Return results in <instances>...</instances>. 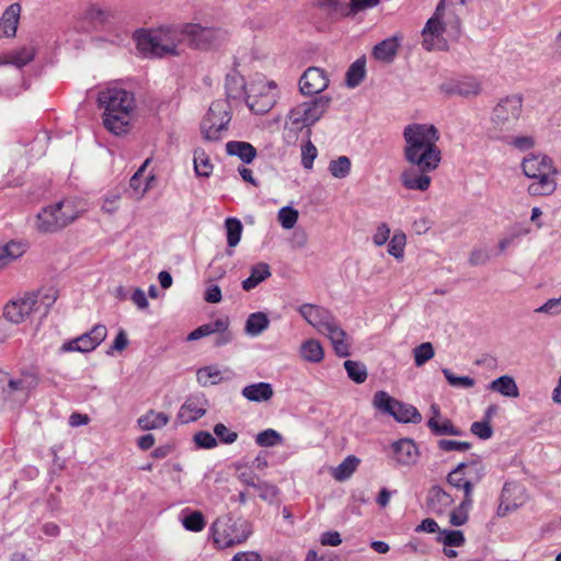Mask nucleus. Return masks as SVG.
I'll return each mask as SVG.
<instances>
[{
  "mask_svg": "<svg viewBox=\"0 0 561 561\" xmlns=\"http://www.w3.org/2000/svg\"><path fill=\"white\" fill-rule=\"evenodd\" d=\"M482 473L478 468L465 462L459 463L447 474V482L457 490L463 491V499H473L474 486L481 481Z\"/></svg>",
  "mask_w": 561,
  "mask_h": 561,
  "instance_id": "14",
  "label": "nucleus"
},
{
  "mask_svg": "<svg viewBox=\"0 0 561 561\" xmlns=\"http://www.w3.org/2000/svg\"><path fill=\"white\" fill-rule=\"evenodd\" d=\"M137 48L147 56L164 57L180 55V45L185 41L182 26H161L138 31L135 34Z\"/></svg>",
  "mask_w": 561,
  "mask_h": 561,
  "instance_id": "3",
  "label": "nucleus"
},
{
  "mask_svg": "<svg viewBox=\"0 0 561 561\" xmlns=\"http://www.w3.org/2000/svg\"><path fill=\"white\" fill-rule=\"evenodd\" d=\"M360 460L356 456H347L336 468L333 470V478L336 481H345L350 479L356 471Z\"/></svg>",
  "mask_w": 561,
  "mask_h": 561,
  "instance_id": "36",
  "label": "nucleus"
},
{
  "mask_svg": "<svg viewBox=\"0 0 561 561\" xmlns=\"http://www.w3.org/2000/svg\"><path fill=\"white\" fill-rule=\"evenodd\" d=\"M108 16H110L108 11L103 10L102 8H100L98 5H91L85 11V18L89 21L96 23V24H103L104 22L107 21Z\"/></svg>",
  "mask_w": 561,
  "mask_h": 561,
  "instance_id": "61",
  "label": "nucleus"
},
{
  "mask_svg": "<svg viewBox=\"0 0 561 561\" xmlns=\"http://www.w3.org/2000/svg\"><path fill=\"white\" fill-rule=\"evenodd\" d=\"M270 276V266L266 263H259L252 266L250 276L242 282V289L250 291Z\"/></svg>",
  "mask_w": 561,
  "mask_h": 561,
  "instance_id": "33",
  "label": "nucleus"
},
{
  "mask_svg": "<svg viewBox=\"0 0 561 561\" xmlns=\"http://www.w3.org/2000/svg\"><path fill=\"white\" fill-rule=\"evenodd\" d=\"M259 492V496L268 503H275L279 500V489L267 481H261L254 488Z\"/></svg>",
  "mask_w": 561,
  "mask_h": 561,
  "instance_id": "46",
  "label": "nucleus"
},
{
  "mask_svg": "<svg viewBox=\"0 0 561 561\" xmlns=\"http://www.w3.org/2000/svg\"><path fill=\"white\" fill-rule=\"evenodd\" d=\"M522 169L524 174L533 179L527 191L531 196H548L557 188L554 179L558 173L550 157L542 153H530L523 159Z\"/></svg>",
  "mask_w": 561,
  "mask_h": 561,
  "instance_id": "4",
  "label": "nucleus"
},
{
  "mask_svg": "<svg viewBox=\"0 0 561 561\" xmlns=\"http://www.w3.org/2000/svg\"><path fill=\"white\" fill-rule=\"evenodd\" d=\"M443 374L448 381V383L453 387L458 388H472L476 385V381L473 378L469 376H456L450 369L444 368Z\"/></svg>",
  "mask_w": 561,
  "mask_h": 561,
  "instance_id": "54",
  "label": "nucleus"
},
{
  "mask_svg": "<svg viewBox=\"0 0 561 561\" xmlns=\"http://www.w3.org/2000/svg\"><path fill=\"white\" fill-rule=\"evenodd\" d=\"M37 385V381L32 378H21V379H10L8 382V387L11 391H19V390H31L34 389Z\"/></svg>",
  "mask_w": 561,
  "mask_h": 561,
  "instance_id": "64",
  "label": "nucleus"
},
{
  "mask_svg": "<svg viewBox=\"0 0 561 561\" xmlns=\"http://www.w3.org/2000/svg\"><path fill=\"white\" fill-rule=\"evenodd\" d=\"M481 82L474 77L450 79L439 85V92L446 96L470 98L481 93Z\"/></svg>",
  "mask_w": 561,
  "mask_h": 561,
  "instance_id": "19",
  "label": "nucleus"
},
{
  "mask_svg": "<svg viewBox=\"0 0 561 561\" xmlns=\"http://www.w3.org/2000/svg\"><path fill=\"white\" fill-rule=\"evenodd\" d=\"M80 214L72 201H60L44 207L36 215L34 227L39 233H55L73 222Z\"/></svg>",
  "mask_w": 561,
  "mask_h": 561,
  "instance_id": "7",
  "label": "nucleus"
},
{
  "mask_svg": "<svg viewBox=\"0 0 561 561\" xmlns=\"http://www.w3.org/2000/svg\"><path fill=\"white\" fill-rule=\"evenodd\" d=\"M289 122L293 128L300 131L301 163L311 170L316 159V147L311 141L312 126L316 124V99L294 107L289 113Z\"/></svg>",
  "mask_w": 561,
  "mask_h": 561,
  "instance_id": "5",
  "label": "nucleus"
},
{
  "mask_svg": "<svg viewBox=\"0 0 561 561\" xmlns=\"http://www.w3.org/2000/svg\"><path fill=\"white\" fill-rule=\"evenodd\" d=\"M182 524L184 528L190 531H201L206 525L203 514L198 511L192 512L184 516Z\"/></svg>",
  "mask_w": 561,
  "mask_h": 561,
  "instance_id": "53",
  "label": "nucleus"
},
{
  "mask_svg": "<svg viewBox=\"0 0 561 561\" xmlns=\"http://www.w3.org/2000/svg\"><path fill=\"white\" fill-rule=\"evenodd\" d=\"M371 403L375 410L392 416L399 423L417 424L422 421L415 407L397 400L383 390L375 392Z\"/></svg>",
  "mask_w": 561,
  "mask_h": 561,
  "instance_id": "9",
  "label": "nucleus"
},
{
  "mask_svg": "<svg viewBox=\"0 0 561 561\" xmlns=\"http://www.w3.org/2000/svg\"><path fill=\"white\" fill-rule=\"evenodd\" d=\"M121 195L119 193H108L103 198L102 210L106 214H114L118 209Z\"/></svg>",
  "mask_w": 561,
  "mask_h": 561,
  "instance_id": "63",
  "label": "nucleus"
},
{
  "mask_svg": "<svg viewBox=\"0 0 561 561\" xmlns=\"http://www.w3.org/2000/svg\"><path fill=\"white\" fill-rule=\"evenodd\" d=\"M434 415L427 421V426L434 435H453L460 436L462 431L455 426L448 419H444L442 422L438 420L439 409L432 405Z\"/></svg>",
  "mask_w": 561,
  "mask_h": 561,
  "instance_id": "25",
  "label": "nucleus"
},
{
  "mask_svg": "<svg viewBox=\"0 0 561 561\" xmlns=\"http://www.w3.org/2000/svg\"><path fill=\"white\" fill-rule=\"evenodd\" d=\"M314 72L316 67H309L305 70L299 79V91L304 95L311 96L314 99L316 90H314Z\"/></svg>",
  "mask_w": 561,
  "mask_h": 561,
  "instance_id": "48",
  "label": "nucleus"
},
{
  "mask_svg": "<svg viewBox=\"0 0 561 561\" xmlns=\"http://www.w3.org/2000/svg\"><path fill=\"white\" fill-rule=\"evenodd\" d=\"M432 171L408 169L400 174V182L404 188L410 191L425 192L432 183V178L428 175Z\"/></svg>",
  "mask_w": 561,
  "mask_h": 561,
  "instance_id": "23",
  "label": "nucleus"
},
{
  "mask_svg": "<svg viewBox=\"0 0 561 561\" xmlns=\"http://www.w3.org/2000/svg\"><path fill=\"white\" fill-rule=\"evenodd\" d=\"M343 365L351 380L356 383H363L366 381L368 373L366 366L363 363L347 359Z\"/></svg>",
  "mask_w": 561,
  "mask_h": 561,
  "instance_id": "43",
  "label": "nucleus"
},
{
  "mask_svg": "<svg viewBox=\"0 0 561 561\" xmlns=\"http://www.w3.org/2000/svg\"><path fill=\"white\" fill-rule=\"evenodd\" d=\"M197 381L201 386L217 385L220 382V370L213 366L203 367L197 370Z\"/></svg>",
  "mask_w": 561,
  "mask_h": 561,
  "instance_id": "47",
  "label": "nucleus"
},
{
  "mask_svg": "<svg viewBox=\"0 0 561 561\" xmlns=\"http://www.w3.org/2000/svg\"><path fill=\"white\" fill-rule=\"evenodd\" d=\"M283 440V436L273 428L262 431L255 437V443L261 447H273L282 444Z\"/></svg>",
  "mask_w": 561,
  "mask_h": 561,
  "instance_id": "49",
  "label": "nucleus"
},
{
  "mask_svg": "<svg viewBox=\"0 0 561 561\" xmlns=\"http://www.w3.org/2000/svg\"><path fill=\"white\" fill-rule=\"evenodd\" d=\"M391 459L397 466L407 467L416 463L420 451L413 439L401 438L391 445Z\"/></svg>",
  "mask_w": 561,
  "mask_h": 561,
  "instance_id": "21",
  "label": "nucleus"
},
{
  "mask_svg": "<svg viewBox=\"0 0 561 561\" xmlns=\"http://www.w3.org/2000/svg\"><path fill=\"white\" fill-rule=\"evenodd\" d=\"M169 422V415L163 412L148 411L138 419L139 426L145 431L157 430L165 426Z\"/></svg>",
  "mask_w": 561,
  "mask_h": 561,
  "instance_id": "35",
  "label": "nucleus"
},
{
  "mask_svg": "<svg viewBox=\"0 0 561 561\" xmlns=\"http://www.w3.org/2000/svg\"><path fill=\"white\" fill-rule=\"evenodd\" d=\"M34 58V51L32 48H22L10 55H7L1 61V65H12L16 68H23Z\"/></svg>",
  "mask_w": 561,
  "mask_h": 561,
  "instance_id": "39",
  "label": "nucleus"
},
{
  "mask_svg": "<svg viewBox=\"0 0 561 561\" xmlns=\"http://www.w3.org/2000/svg\"><path fill=\"white\" fill-rule=\"evenodd\" d=\"M226 151L229 156H236L247 164L251 163L256 157V149L245 141H228L226 144Z\"/></svg>",
  "mask_w": 561,
  "mask_h": 561,
  "instance_id": "29",
  "label": "nucleus"
},
{
  "mask_svg": "<svg viewBox=\"0 0 561 561\" xmlns=\"http://www.w3.org/2000/svg\"><path fill=\"white\" fill-rule=\"evenodd\" d=\"M446 1L440 0L434 14L426 21L422 30V46L427 51H446L449 48L447 39L444 37L446 24L443 22Z\"/></svg>",
  "mask_w": 561,
  "mask_h": 561,
  "instance_id": "10",
  "label": "nucleus"
},
{
  "mask_svg": "<svg viewBox=\"0 0 561 561\" xmlns=\"http://www.w3.org/2000/svg\"><path fill=\"white\" fill-rule=\"evenodd\" d=\"M226 95L228 99H241L247 96L245 81L242 76L237 72L228 73L226 76Z\"/></svg>",
  "mask_w": 561,
  "mask_h": 561,
  "instance_id": "32",
  "label": "nucleus"
},
{
  "mask_svg": "<svg viewBox=\"0 0 561 561\" xmlns=\"http://www.w3.org/2000/svg\"><path fill=\"white\" fill-rule=\"evenodd\" d=\"M413 355L415 366L422 367L434 357L435 351L432 343L423 342L413 350Z\"/></svg>",
  "mask_w": 561,
  "mask_h": 561,
  "instance_id": "50",
  "label": "nucleus"
},
{
  "mask_svg": "<svg viewBox=\"0 0 561 561\" xmlns=\"http://www.w3.org/2000/svg\"><path fill=\"white\" fill-rule=\"evenodd\" d=\"M214 434L224 444H232L238 439V433L230 431L225 424L217 423L214 426Z\"/></svg>",
  "mask_w": 561,
  "mask_h": 561,
  "instance_id": "58",
  "label": "nucleus"
},
{
  "mask_svg": "<svg viewBox=\"0 0 561 561\" xmlns=\"http://www.w3.org/2000/svg\"><path fill=\"white\" fill-rule=\"evenodd\" d=\"M525 501V488L516 482H506L500 495V504L496 510V515L499 517H504L520 507Z\"/></svg>",
  "mask_w": 561,
  "mask_h": 561,
  "instance_id": "17",
  "label": "nucleus"
},
{
  "mask_svg": "<svg viewBox=\"0 0 561 561\" xmlns=\"http://www.w3.org/2000/svg\"><path fill=\"white\" fill-rule=\"evenodd\" d=\"M268 323L270 321L265 313H251L245 322V333L251 336H256L267 329Z\"/></svg>",
  "mask_w": 561,
  "mask_h": 561,
  "instance_id": "37",
  "label": "nucleus"
},
{
  "mask_svg": "<svg viewBox=\"0 0 561 561\" xmlns=\"http://www.w3.org/2000/svg\"><path fill=\"white\" fill-rule=\"evenodd\" d=\"M318 8L328 11L331 18L348 16V8L344 0H318Z\"/></svg>",
  "mask_w": 561,
  "mask_h": 561,
  "instance_id": "40",
  "label": "nucleus"
},
{
  "mask_svg": "<svg viewBox=\"0 0 561 561\" xmlns=\"http://www.w3.org/2000/svg\"><path fill=\"white\" fill-rule=\"evenodd\" d=\"M366 77V58L362 56L357 58L348 67L345 73V84L350 89L358 87Z\"/></svg>",
  "mask_w": 561,
  "mask_h": 561,
  "instance_id": "31",
  "label": "nucleus"
},
{
  "mask_svg": "<svg viewBox=\"0 0 561 561\" xmlns=\"http://www.w3.org/2000/svg\"><path fill=\"white\" fill-rule=\"evenodd\" d=\"M471 443L468 442H459L454 439H439L437 442V447L439 450L445 453L458 451L465 453L471 448Z\"/></svg>",
  "mask_w": 561,
  "mask_h": 561,
  "instance_id": "56",
  "label": "nucleus"
},
{
  "mask_svg": "<svg viewBox=\"0 0 561 561\" xmlns=\"http://www.w3.org/2000/svg\"><path fill=\"white\" fill-rule=\"evenodd\" d=\"M439 131L433 124L413 123L403 129V157L405 161L423 171H435L442 161L437 146Z\"/></svg>",
  "mask_w": 561,
  "mask_h": 561,
  "instance_id": "1",
  "label": "nucleus"
},
{
  "mask_svg": "<svg viewBox=\"0 0 561 561\" xmlns=\"http://www.w3.org/2000/svg\"><path fill=\"white\" fill-rule=\"evenodd\" d=\"M454 503L453 496L439 485H433L426 495V507L436 515H443Z\"/></svg>",
  "mask_w": 561,
  "mask_h": 561,
  "instance_id": "22",
  "label": "nucleus"
},
{
  "mask_svg": "<svg viewBox=\"0 0 561 561\" xmlns=\"http://www.w3.org/2000/svg\"><path fill=\"white\" fill-rule=\"evenodd\" d=\"M277 219L284 229H291L298 220V211L290 206L282 207L278 210Z\"/></svg>",
  "mask_w": 561,
  "mask_h": 561,
  "instance_id": "52",
  "label": "nucleus"
},
{
  "mask_svg": "<svg viewBox=\"0 0 561 561\" xmlns=\"http://www.w3.org/2000/svg\"><path fill=\"white\" fill-rule=\"evenodd\" d=\"M225 228L227 231V243L229 248L238 245L242 234V224L238 218L229 217L225 220Z\"/></svg>",
  "mask_w": 561,
  "mask_h": 561,
  "instance_id": "42",
  "label": "nucleus"
},
{
  "mask_svg": "<svg viewBox=\"0 0 561 561\" xmlns=\"http://www.w3.org/2000/svg\"><path fill=\"white\" fill-rule=\"evenodd\" d=\"M98 103L103 108V126L115 136L129 131L136 103L134 94L125 89L111 87L99 92Z\"/></svg>",
  "mask_w": 561,
  "mask_h": 561,
  "instance_id": "2",
  "label": "nucleus"
},
{
  "mask_svg": "<svg viewBox=\"0 0 561 561\" xmlns=\"http://www.w3.org/2000/svg\"><path fill=\"white\" fill-rule=\"evenodd\" d=\"M351 169L352 162L346 156H341L329 164L331 175L336 179H345L351 173Z\"/></svg>",
  "mask_w": 561,
  "mask_h": 561,
  "instance_id": "44",
  "label": "nucleus"
},
{
  "mask_svg": "<svg viewBox=\"0 0 561 561\" xmlns=\"http://www.w3.org/2000/svg\"><path fill=\"white\" fill-rule=\"evenodd\" d=\"M275 82H268L257 87H251L250 92L245 96L249 108L255 114L267 113L275 103V95L270 90L275 89Z\"/></svg>",
  "mask_w": 561,
  "mask_h": 561,
  "instance_id": "18",
  "label": "nucleus"
},
{
  "mask_svg": "<svg viewBox=\"0 0 561 561\" xmlns=\"http://www.w3.org/2000/svg\"><path fill=\"white\" fill-rule=\"evenodd\" d=\"M465 536L461 530H445L443 543L446 547H461L465 545Z\"/></svg>",
  "mask_w": 561,
  "mask_h": 561,
  "instance_id": "60",
  "label": "nucleus"
},
{
  "mask_svg": "<svg viewBox=\"0 0 561 561\" xmlns=\"http://www.w3.org/2000/svg\"><path fill=\"white\" fill-rule=\"evenodd\" d=\"M193 440L197 445V447L204 449H211L218 445L216 437L207 431L197 432L194 435Z\"/></svg>",
  "mask_w": 561,
  "mask_h": 561,
  "instance_id": "57",
  "label": "nucleus"
},
{
  "mask_svg": "<svg viewBox=\"0 0 561 561\" xmlns=\"http://www.w3.org/2000/svg\"><path fill=\"white\" fill-rule=\"evenodd\" d=\"M399 46L397 36L388 37L374 46L371 55L376 60L391 62L398 54Z\"/></svg>",
  "mask_w": 561,
  "mask_h": 561,
  "instance_id": "26",
  "label": "nucleus"
},
{
  "mask_svg": "<svg viewBox=\"0 0 561 561\" xmlns=\"http://www.w3.org/2000/svg\"><path fill=\"white\" fill-rule=\"evenodd\" d=\"M470 431L473 435L481 439H489L493 435V430L490 425V422L486 420L481 422H473L471 424Z\"/></svg>",
  "mask_w": 561,
  "mask_h": 561,
  "instance_id": "59",
  "label": "nucleus"
},
{
  "mask_svg": "<svg viewBox=\"0 0 561 561\" xmlns=\"http://www.w3.org/2000/svg\"><path fill=\"white\" fill-rule=\"evenodd\" d=\"M229 122L230 115L226 104L222 101L213 102L201 124L204 138L208 141L219 140Z\"/></svg>",
  "mask_w": 561,
  "mask_h": 561,
  "instance_id": "12",
  "label": "nucleus"
},
{
  "mask_svg": "<svg viewBox=\"0 0 561 561\" xmlns=\"http://www.w3.org/2000/svg\"><path fill=\"white\" fill-rule=\"evenodd\" d=\"M38 298L39 312L43 316H46L49 311V308L57 300V290L55 288H48L44 291L35 293Z\"/></svg>",
  "mask_w": 561,
  "mask_h": 561,
  "instance_id": "51",
  "label": "nucleus"
},
{
  "mask_svg": "<svg viewBox=\"0 0 561 561\" xmlns=\"http://www.w3.org/2000/svg\"><path fill=\"white\" fill-rule=\"evenodd\" d=\"M488 389L507 398H517L519 396V389L514 378L508 375H504L492 380L489 383Z\"/></svg>",
  "mask_w": 561,
  "mask_h": 561,
  "instance_id": "30",
  "label": "nucleus"
},
{
  "mask_svg": "<svg viewBox=\"0 0 561 561\" xmlns=\"http://www.w3.org/2000/svg\"><path fill=\"white\" fill-rule=\"evenodd\" d=\"M237 479L244 485L255 488L260 482L253 470L244 465H237Z\"/></svg>",
  "mask_w": 561,
  "mask_h": 561,
  "instance_id": "55",
  "label": "nucleus"
},
{
  "mask_svg": "<svg viewBox=\"0 0 561 561\" xmlns=\"http://www.w3.org/2000/svg\"><path fill=\"white\" fill-rule=\"evenodd\" d=\"M241 393L249 401L266 402L273 397L274 390L271 383L262 381L245 386Z\"/></svg>",
  "mask_w": 561,
  "mask_h": 561,
  "instance_id": "27",
  "label": "nucleus"
},
{
  "mask_svg": "<svg viewBox=\"0 0 561 561\" xmlns=\"http://www.w3.org/2000/svg\"><path fill=\"white\" fill-rule=\"evenodd\" d=\"M230 321L228 317H220L214 321L199 325L193 330L188 335V341H195L210 334H216L219 331H226L229 328Z\"/></svg>",
  "mask_w": 561,
  "mask_h": 561,
  "instance_id": "28",
  "label": "nucleus"
},
{
  "mask_svg": "<svg viewBox=\"0 0 561 561\" xmlns=\"http://www.w3.org/2000/svg\"><path fill=\"white\" fill-rule=\"evenodd\" d=\"M25 244L10 241L0 248V271L8 266L14 260L21 257L25 252Z\"/></svg>",
  "mask_w": 561,
  "mask_h": 561,
  "instance_id": "34",
  "label": "nucleus"
},
{
  "mask_svg": "<svg viewBox=\"0 0 561 561\" xmlns=\"http://www.w3.org/2000/svg\"><path fill=\"white\" fill-rule=\"evenodd\" d=\"M208 401L204 394H192L180 407L176 414L179 424H187L199 420L206 414Z\"/></svg>",
  "mask_w": 561,
  "mask_h": 561,
  "instance_id": "20",
  "label": "nucleus"
},
{
  "mask_svg": "<svg viewBox=\"0 0 561 561\" xmlns=\"http://www.w3.org/2000/svg\"><path fill=\"white\" fill-rule=\"evenodd\" d=\"M107 336V329L103 324H95L89 332L65 342L60 351L64 353H88L95 350Z\"/></svg>",
  "mask_w": 561,
  "mask_h": 561,
  "instance_id": "15",
  "label": "nucleus"
},
{
  "mask_svg": "<svg viewBox=\"0 0 561 561\" xmlns=\"http://www.w3.org/2000/svg\"><path fill=\"white\" fill-rule=\"evenodd\" d=\"M523 108L524 98L522 94L514 93L501 98L491 112V130L502 137L515 131L523 115Z\"/></svg>",
  "mask_w": 561,
  "mask_h": 561,
  "instance_id": "6",
  "label": "nucleus"
},
{
  "mask_svg": "<svg viewBox=\"0 0 561 561\" xmlns=\"http://www.w3.org/2000/svg\"><path fill=\"white\" fill-rule=\"evenodd\" d=\"M39 312L38 298L35 291L13 297L2 310L3 318L12 324H21Z\"/></svg>",
  "mask_w": 561,
  "mask_h": 561,
  "instance_id": "11",
  "label": "nucleus"
},
{
  "mask_svg": "<svg viewBox=\"0 0 561 561\" xmlns=\"http://www.w3.org/2000/svg\"><path fill=\"white\" fill-rule=\"evenodd\" d=\"M193 163L194 171L197 176L208 178L213 173L210 159L203 149H195Z\"/></svg>",
  "mask_w": 561,
  "mask_h": 561,
  "instance_id": "38",
  "label": "nucleus"
},
{
  "mask_svg": "<svg viewBox=\"0 0 561 561\" xmlns=\"http://www.w3.org/2000/svg\"><path fill=\"white\" fill-rule=\"evenodd\" d=\"M214 542L220 549L233 547L244 542L250 534L251 527L248 522L241 518H233L231 515L218 517L210 527Z\"/></svg>",
  "mask_w": 561,
  "mask_h": 561,
  "instance_id": "8",
  "label": "nucleus"
},
{
  "mask_svg": "<svg viewBox=\"0 0 561 561\" xmlns=\"http://www.w3.org/2000/svg\"><path fill=\"white\" fill-rule=\"evenodd\" d=\"M407 236L403 231H396L388 243V253L393 257L401 260L404 255Z\"/></svg>",
  "mask_w": 561,
  "mask_h": 561,
  "instance_id": "45",
  "label": "nucleus"
},
{
  "mask_svg": "<svg viewBox=\"0 0 561 561\" xmlns=\"http://www.w3.org/2000/svg\"><path fill=\"white\" fill-rule=\"evenodd\" d=\"M21 10V4L18 2L10 4L4 10L0 18V38L15 36Z\"/></svg>",
  "mask_w": 561,
  "mask_h": 561,
  "instance_id": "24",
  "label": "nucleus"
},
{
  "mask_svg": "<svg viewBox=\"0 0 561 561\" xmlns=\"http://www.w3.org/2000/svg\"><path fill=\"white\" fill-rule=\"evenodd\" d=\"M537 313L557 316L561 313V296L548 299L542 306L535 310Z\"/></svg>",
  "mask_w": 561,
  "mask_h": 561,
  "instance_id": "62",
  "label": "nucleus"
},
{
  "mask_svg": "<svg viewBox=\"0 0 561 561\" xmlns=\"http://www.w3.org/2000/svg\"><path fill=\"white\" fill-rule=\"evenodd\" d=\"M184 38L197 49H210L225 39L226 33L221 28L202 26L201 24H185Z\"/></svg>",
  "mask_w": 561,
  "mask_h": 561,
  "instance_id": "13",
  "label": "nucleus"
},
{
  "mask_svg": "<svg viewBox=\"0 0 561 561\" xmlns=\"http://www.w3.org/2000/svg\"><path fill=\"white\" fill-rule=\"evenodd\" d=\"M318 331L328 336L339 357L351 355L352 337L334 320H321L318 323Z\"/></svg>",
  "mask_w": 561,
  "mask_h": 561,
  "instance_id": "16",
  "label": "nucleus"
},
{
  "mask_svg": "<svg viewBox=\"0 0 561 561\" xmlns=\"http://www.w3.org/2000/svg\"><path fill=\"white\" fill-rule=\"evenodd\" d=\"M473 505V499H462L460 504L450 513L449 522L454 526H462L468 522L469 511Z\"/></svg>",
  "mask_w": 561,
  "mask_h": 561,
  "instance_id": "41",
  "label": "nucleus"
}]
</instances>
